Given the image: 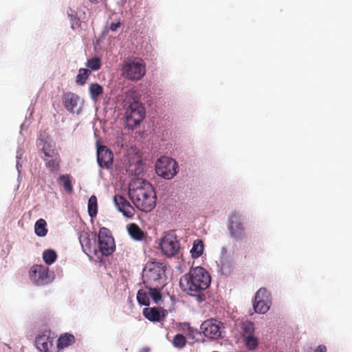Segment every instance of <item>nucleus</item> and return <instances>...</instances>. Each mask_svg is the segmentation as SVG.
Returning <instances> with one entry per match:
<instances>
[{
    "instance_id": "nucleus-38",
    "label": "nucleus",
    "mask_w": 352,
    "mask_h": 352,
    "mask_svg": "<svg viewBox=\"0 0 352 352\" xmlns=\"http://www.w3.org/2000/svg\"><path fill=\"white\" fill-rule=\"evenodd\" d=\"M241 329L243 333V337L246 335H253L255 331V324L250 320H245L241 323Z\"/></svg>"
},
{
    "instance_id": "nucleus-33",
    "label": "nucleus",
    "mask_w": 352,
    "mask_h": 352,
    "mask_svg": "<svg viewBox=\"0 0 352 352\" xmlns=\"http://www.w3.org/2000/svg\"><path fill=\"white\" fill-rule=\"evenodd\" d=\"M50 160H48V157L44 158L45 161L46 166L49 168L51 173H55L59 170L60 164H59V155L58 156H50Z\"/></svg>"
},
{
    "instance_id": "nucleus-46",
    "label": "nucleus",
    "mask_w": 352,
    "mask_h": 352,
    "mask_svg": "<svg viewBox=\"0 0 352 352\" xmlns=\"http://www.w3.org/2000/svg\"><path fill=\"white\" fill-rule=\"evenodd\" d=\"M21 161V160H16V169L17 170V173H19V171L21 172L23 164H22V162Z\"/></svg>"
},
{
    "instance_id": "nucleus-32",
    "label": "nucleus",
    "mask_w": 352,
    "mask_h": 352,
    "mask_svg": "<svg viewBox=\"0 0 352 352\" xmlns=\"http://www.w3.org/2000/svg\"><path fill=\"white\" fill-rule=\"evenodd\" d=\"M87 212L91 218H95L98 214V202L96 197L93 195L89 199L87 203Z\"/></svg>"
},
{
    "instance_id": "nucleus-51",
    "label": "nucleus",
    "mask_w": 352,
    "mask_h": 352,
    "mask_svg": "<svg viewBox=\"0 0 352 352\" xmlns=\"http://www.w3.org/2000/svg\"><path fill=\"white\" fill-rule=\"evenodd\" d=\"M175 309H173V307H172V305H170V307H169L168 310V312H172Z\"/></svg>"
},
{
    "instance_id": "nucleus-13",
    "label": "nucleus",
    "mask_w": 352,
    "mask_h": 352,
    "mask_svg": "<svg viewBox=\"0 0 352 352\" xmlns=\"http://www.w3.org/2000/svg\"><path fill=\"white\" fill-rule=\"evenodd\" d=\"M36 144L38 146H42L41 151L45 157L50 158V156H58V152L55 149V142L46 131L39 132Z\"/></svg>"
},
{
    "instance_id": "nucleus-40",
    "label": "nucleus",
    "mask_w": 352,
    "mask_h": 352,
    "mask_svg": "<svg viewBox=\"0 0 352 352\" xmlns=\"http://www.w3.org/2000/svg\"><path fill=\"white\" fill-rule=\"evenodd\" d=\"M28 113H29L28 116H25L24 122L21 124L20 126V134H22V131L24 128H28L29 125L31 123V120L32 119V114L34 113V109H31V107H30L28 109Z\"/></svg>"
},
{
    "instance_id": "nucleus-47",
    "label": "nucleus",
    "mask_w": 352,
    "mask_h": 352,
    "mask_svg": "<svg viewBox=\"0 0 352 352\" xmlns=\"http://www.w3.org/2000/svg\"><path fill=\"white\" fill-rule=\"evenodd\" d=\"M227 248L226 247H222L221 249V258H226L225 256L227 254Z\"/></svg>"
},
{
    "instance_id": "nucleus-4",
    "label": "nucleus",
    "mask_w": 352,
    "mask_h": 352,
    "mask_svg": "<svg viewBox=\"0 0 352 352\" xmlns=\"http://www.w3.org/2000/svg\"><path fill=\"white\" fill-rule=\"evenodd\" d=\"M123 107L125 110L124 126L126 129L133 130L140 126L146 118V111L140 100L135 89H129L124 92Z\"/></svg>"
},
{
    "instance_id": "nucleus-25",
    "label": "nucleus",
    "mask_w": 352,
    "mask_h": 352,
    "mask_svg": "<svg viewBox=\"0 0 352 352\" xmlns=\"http://www.w3.org/2000/svg\"><path fill=\"white\" fill-rule=\"evenodd\" d=\"M134 185H137V188L139 190V192H140V195L142 198V202L146 201V200L150 199V198H153L152 193L149 191L145 190V189H144L145 185L151 186L148 181H146L145 179L138 180V181L134 182Z\"/></svg>"
},
{
    "instance_id": "nucleus-1",
    "label": "nucleus",
    "mask_w": 352,
    "mask_h": 352,
    "mask_svg": "<svg viewBox=\"0 0 352 352\" xmlns=\"http://www.w3.org/2000/svg\"><path fill=\"white\" fill-rule=\"evenodd\" d=\"M83 252L88 256L90 261L98 263L100 267L107 268L109 258L116 250L114 237L110 230L106 227H100L98 232H87L81 234L79 237Z\"/></svg>"
},
{
    "instance_id": "nucleus-8",
    "label": "nucleus",
    "mask_w": 352,
    "mask_h": 352,
    "mask_svg": "<svg viewBox=\"0 0 352 352\" xmlns=\"http://www.w3.org/2000/svg\"><path fill=\"white\" fill-rule=\"evenodd\" d=\"M158 245L162 253L168 258L176 256L181 250L180 241L175 230L164 232Z\"/></svg>"
},
{
    "instance_id": "nucleus-2",
    "label": "nucleus",
    "mask_w": 352,
    "mask_h": 352,
    "mask_svg": "<svg viewBox=\"0 0 352 352\" xmlns=\"http://www.w3.org/2000/svg\"><path fill=\"white\" fill-rule=\"evenodd\" d=\"M140 91L149 108L147 124L150 132L160 141H166L168 138L167 126L169 118L161 108L154 104L155 98L162 94V89L156 85L150 83L141 89Z\"/></svg>"
},
{
    "instance_id": "nucleus-16",
    "label": "nucleus",
    "mask_w": 352,
    "mask_h": 352,
    "mask_svg": "<svg viewBox=\"0 0 352 352\" xmlns=\"http://www.w3.org/2000/svg\"><path fill=\"white\" fill-rule=\"evenodd\" d=\"M62 100L64 107L69 113L77 115L81 113V107H78V102L80 100V97L78 94L71 91L65 92L63 95Z\"/></svg>"
},
{
    "instance_id": "nucleus-41",
    "label": "nucleus",
    "mask_w": 352,
    "mask_h": 352,
    "mask_svg": "<svg viewBox=\"0 0 352 352\" xmlns=\"http://www.w3.org/2000/svg\"><path fill=\"white\" fill-rule=\"evenodd\" d=\"M109 30L107 28V25H106L103 30H102L101 33L99 34L98 38H96V43H99L102 42L105 38L107 34H109Z\"/></svg>"
},
{
    "instance_id": "nucleus-26",
    "label": "nucleus",
    "mask_w": 352,
    "mask_h": 352,
    "mask_svg": "<svg viewBox=\"0 0 352 352\" xmlns=\"http://www.w3.org/2000/svg\"><path fill=\"white\" fill-rule=\"evenodd\" d=\"M146 290L142 288L138 289L136 294V300L140 307H149L151 304L149 292Z\"/></svg>"
},
{
    "instance_id": "nucleus-34",
    "label": "nucleus",
    "mask_w": 352,
    "mask_h": 352,
    "mask_svg": "<svg viewBox=\"0 0 352 352\" xmlns=\"http://www.w3.org/2000/svg\"><path fill=\"white\" fill-rule=\"evenodd\" d=\"M85 66L91 72H97L102 67V61L99 57L94 56L87 60Z\"/></svg>"
},
{
    "instance_id": "nucleus-9",
    "label": "nucleus",
    "mask_w": 352,
    "mask_h": 352,
    "mask_svg": "<svg viewBox=\"0 0 352 352\" xmlns=\"http://www.w3.org/2000/svg\"><path fill=\"white\" fill-rule=\"evenodd\" d=\"M245 215L240 212H232L228 217V230L230 236L236 241L241 240L245 231Z\"/></svg>"
},
{
    "instance_id": "nucleus-15",
    "label": "nucleus",
    "mask_w": 352,
    "mask_h": 352,
    "mask_svg": "<svg viewBox=\"0 0 352 352\" xmlns=\"http://www.w3.org/2000/svg\"><path fill=\"white\" fill-rule=\"evenodd\" d=\"M142 315L150 322L157 323L162 322L166 319L168 311L159 306L149 307L143 309Z\"/></svg>"
},
{
    "instance_id": "nucleus-50",
    "label": "nucleus",
    "mask_w": 352,
    "mask_h": 352,
    "mask_svg": "<svg viewBox=\"0 0 352 352\" xmlns=\"http://www.w3.org/2000/svg\"><path fill=\"white\" fill-rule=\"evenodd\" d=\"M21 179H22L21 172L19 171V173H18V175H17V182L19 183H20Z\"/></svg>"
},
{
    "instance_id": "nucleus-10",
    "label": "nucleus",
    "mask_w": 352,
    "mask_h": 352,
    "mask_svg": "<svg viewBox=\"0 0 352 352\" xmlns=\"http://www.w3.org/2000/svg\"><path fill=\"white\" fill-rule=\"evenodd\" d=\"M272 294L265 287L259 288L252 300L254 313L265 314L272 306Z\"/></svg>"
},
{
    "instance_id": "nucleus-14",
    "label": "nucleus",
    "mask_w": 352,
    "mask_h": 352,
    "mask_svg": "<svg viewBox=\"0 0 352 352\" xmlns=\"http://www.w3.org/2000/svg\"><path fill=\"white\" fill-rule=\"evenodd\" d=\"M96 159L98 166L101 169H109L113 162V152L106 146H100L98 141L96 142Z\"/></svg>"
},
{
    "instance_id": "nucleus-43",
    "label": "nucleus",
    "mask_w": 352,
    "mask_h": 352,
    "mask_svg": "<svg viewBox=\"0 0 352 352\" xmlns=\"http://www.w3.org/2000/svg\"><path fill=\"white\" fill-rule=\"evenodd\" d=\"M24 154V150L21 148L20 146H18L16 150V160H21L23 158Z\"/></svg>"
},
{
    "instance_id": "nucleus-31",
    "label": "nucleus",
    "mask_w": 352,
    "mask_h": 352,
    "mask_svg": "<svg viewBox=\"0 0 352 352\" xmlns=\"http://www.w3.org/2000/svg\"><path fill=\"white\" fill-rule=\"evenodd\" d=\"M104 88L97 82H91L89 87V93L92 100L96 101L103 92Z\"/></svg>"
},
{
    "instance_id": "nucleus-18",
    "label": "nucleus",
    "mask_w": 352,
    "mask_h": 352,
    "mask_svg": "<svg viewBox=\"0 0 352 352\" xmlns=\"http://www.w3.org/2000/svg\"><path fill=\"white\" fill-rule=\"evenodd\" d=\"M166 286V283H161L160 285H144V287L149 292L150 300L157 305L164 302L165 296L163 290Z\"/></svg>"
},
{
    "instance_id": "nucleus-30",
    "label": "nucleus",
    "mask_w": 352,
    "mask_h": 352,
    "mask_svg": "<svg viewBox=\"0 0 352 352\" xmlns=\"http://www.w3.org/2000/svg\"><path fill=\"white\" fill-rule=\"evenodd\" d=\"M91 71L87 68H80L76 76V83L79 86H84L87 78L91 76Z\"/></svg>"
},
{
    "instance_id": "nucleus-24",
    "label": "nucleus",
    "mask_w": 352,
    "mask_h": 352,
    "mask_svg": "<svg viewBox=\"0 0 352 352\" xmlns=\"http://www.w3.org/2000/svg\"><path fill=\"white\" fill-rule=\"evenodd\" d=\"M67 15L70 21V27L73 30H76L77 28H80L81 25V21L78 14V12L69 7L67 10Z\"/></svg>"
},
{
    "instance_id": "nucleus-48",
    "label": "nucleus",
    "mask_w": 352,
    "mask_h": 352,
    "mask_svg": "<svg viewBox=\"0 0 352 352\" xmlns=\"http://www.w3.org/2000/svg\"><path fill=\"white\" fill-rule=\"evenodd\" d=\"M189 331L192 333H197V334H201V332L198 331L197 329H195L193 327H189Z\"/></svg>"
},
{
    "instance_id": "nucleus-11",
    "label": "nucleus",
    "mask_w": 352,
    "mask_h": 352,
    "mask_svg": "<svg viewBox=\"0 0 352 352\" xmlns=\"http://www.w3.org/2000/svg\"><path fill=\"white\" fill-rule=\"evenodd\" d=\"M29 276L36 286L48 285L55 278L54 272L43 265H32L30 269Z\"/></svg>"
},
{
    "instance_id": "nucleus-23",
    "label": "nucleus",
    "mask_w": 352,
    "mask_h": 352,
    "mask_svg": "<svg viewBox=\"0 0 352 352\" xmlns=\"http://www.w3.org/2000/svg\"><path fill=\"white\" fill-rule=\"evenodd\" d=\"M244 346L250 351H255L258 348L259 340L253 335H246L243 337Z\"/></svg>"
},
{
    "instance_id": "nucleus-20",
    "label": "nucleus",
    "mask_w": 352,
    "mask_h": 352,
    "mask_svg": "<svg viewBox=\"0 0 352 352\" xmlns=\"http://www.w3.org/2000/svg\"><path fill=\"white\" fill-rule=\"evenodd\" d=\"M76 338L70 332H65L59 335L56 340V349L58 351L71 346L76 342Z\"/></svg>"
},
{
    "instance_id": "nucleus-22",
    "label": "nucleus",
    "mask_w": 352,
    "mask_h": 352,
    "mask_svg": "<svg viewBox=\"0 0 352 352\" xmlns=\"http://www.w3.org/2000/svg\"><path fill=\"white\" fill-rule=\"evenodd\" d=\"M204 243L200 239H197L192 242V248L190 250V256L193 259H196L202 256L204 251Z\"/></svg>"
},
{
    "instance_id": "nucleus-19",
    "label": "nucleus",
    "mask_w": 352,
    "mask_h": 352,
    "mask_svg": "<svg viewBox=\"0 0 352 352\" xmlns=\"http://www.w3.org/2000/svg\"><path fill=\"white\" fill-rule=\"evenodd\" d=\"M53 345V338L45 332L38 334L34 340V346L39 352H45Z\"/></svg>"
},
{
    "instance_id": "nucleus-39",
    "label": "nucleus",
    "mask_w": 352,
    "mask_h": 352,
    "mask_svg": "<svg viewBox=\"0 0 352 352\" xmlns=\"http://www.w3.org/2000/svg\"><path fill=\"white\" fill-rule=\"evenodd\" d=\"M156 206V196L153 195V198L146 200V201L142 202V210L144 212H151Z\"/></svg>"
},
{
    "instance_id": "nucleus-7",
    "label": "nucleus",
    "mask_w": 352,
    "mask_h": 352,
    "mask_svg": "<svg viewBox=\"0 0 352 352\" xmlns=\"http://www.w3.org/2000/svg\"><path fill=\"white\" fill-rule=\"evenodd\" d=\"M121 70L126 78L131 81H137L145 75L146 65L144 62L139 58L129 57L123 61Z\"/></svg>"
},
{
    "instance_id": "nucleus-52",
    "label": "nucleus",
    "mask_w": 352,
    "mask_h": 352,
    "mask_svg": "<svg viewBox=\"0 0 352 352\" xmlns=\"http://www.w3.org/2000/svg\"><path fill=\"white\" fill-rule=\"evenodd\" d=\"M122 1L123 3H126V0H122Z\"/></svg>"
},
{
    "instance_id": "nucleus-49",
    "label": "nucleus",
    "mask_w": 352,
    "mask_h": 352,
    "mask_svg": "<svg viewBox=\"0 0 352 352\" xmlns=\"http://www.w3.org/2000/svg\"><path fill=\"white\" fill-rule=\"evenodd\" d=\"M151 349L148 346L143 347L142 349L139 351V352H150Z\"/></svg>"
},
{
    "instance_id": "nucleus-21",
    "label": "nucleus",
    "mask_w": 352,
    "mask_h": 352,
    "mask_svg": "<svg viewBox=\"0 0 352 352\" xmlns=\"http://www.w3.org/2000/svg\"><path fill=\"white\" fill-rule=\"evenodd\" d=\"M126 231L130 237L135 241H143L146 237V233L135 223L126 225Z\"/></svg>"
},
{
    "instance_id": "nucleus-5",
    "label": "nucleus",
    "mask_w": 352,
    "mask_h": 352,
    "mask_svg": "<svg viewBox=\"0 0 352 352\" xmlns=\"http://www.w3.org/2000/svg\"><path fill=\"white\" fill-rule=\"evenodd\" d=\"M168 267V264L164 261H157L156 260L147 261L144 265L141 274L142 284L144 286H148L166 283V271Z\"/></svg>"
},
{
    "instance_id": "nucleus-44",
    "label": "nucleus",
    "mask_w": 352,
    "mask_h": 352,
    "mask_svg": "<svg viewBox=\"0 0 352 352\" xmlns=\"http://www.w3.org/2000/svg\"><path fill=\"white\" fill-rule=\"evenodd\" d=\"M327 349L324 344H319L316 348L314 350V352H327Z\"/></svg>"
},
{
    "instance_id": "nucleus-37",
    "label": "nucleus",
    "mask_w": 352,
    "mask_h": 352,
    "mask_svg": "<svg viewBox=\"0 0 352 352\" xmlns=\"http://www.w3.org/2000/svg\"><path fill=\"white\" fill-rule=\"evenodd\" d=\"M186 343L187 340L182 333H177L173 336L172 344L175 348L182 349L186 346Z\"/></svg>"
},
{
    "instance_id": "nucleus-27",
    "label": "nucleus",
    "mask_w": 352,
    "mask_h": 352,
    "mask_svg": "<svg viewBox=\"0 0 352 352\" xmlns=\"http://www.w3.org/2000/svg\"><path fill=\"white\" fill-rule=\"evenodd\" d=\"M42 258L45 264L51 265L56 261L58 253L56 250L53 248L46 249L43 252Z\"/></svg>"
},
{
    "instance_id": "nucleus-3",
    "label": "nucleus",
    "mask_w": 352,
    "mask_h": 352,
    "mask_svg": "<svg viewBox=\"0 0 352 352\" xmlns=\"http://www.w3.org/2000/svg\"><path fill=\"white\" fill-rule=\"evenodd\" d=\"M211 285V276L202 266L190 267L188 272L179 278V286L188 296L201 304L210 299L212 295L208 290Z\"/></svg>"
},
{
    "instance_id": "nucleus-53",
    "label": "nucleus",
    "mask_w": 352,
    "mask_h": 352,
    "mask_svg": "<svg viewBox=\"0 0 352 352\" xmlns=\"http://www.w3.org/2000/svg\"><path fill=\"white\" fill-rule=\"evenodd\" d=\"M249 314H250V316H252V313H250V311H249Z\"/></svg>"
},
{
    "instance_id": "nucleus-12",
    "label": "nucleus",
    "mask_w": 352,
    "mask_h": 352,
    "mask_svg": "<svg viewBox=\"0 0 352 352\" xmlns=\"http://www.w3.org/2000/svg\"><path fill=\"white\" fill-rule=\"evenodd\" d=\"M224 328L223 322L217 320H205L200 326L204 337L210 340H217L223 338Z\"/></svg>"
},
{
    "instance_id": "nucleus-17",
    "label": "nucleus",
    "mask_w": 352,
    "mask_h": 352,
    "mask_svg": "<svg viewBox=\"0 0 352 352\" xmlns=\"http://www.w3.org/2000/svg\"><path fill=\"white\" fill-rule=\"evenodd\" d=\"M113 201L117 210L121 212L124 217L127 219L133 218L135 210L124 197L120 195L119 199H118L117 195H114Z\"/></svg>"
},
{
    "instance_id": "nucleus-6",
    "label": "nucleus",
    "mask_w": 352,
    "mask_h": 352,
    "mask_svg": "<svg viewBox=\"0 0 352 352\" xmlns=\"http://www.w3.org/2000/svg\"><path fill=\"white\" fill-rule=\"evenodd\" d=\"M154 167L156 175L165 180L173 179L179 171L178 162L170 156H160Z\"/></svg>"
},
{
    "instance_id": "nucleus-45",
    "label": "nucleus",
    "mask_w": 352,
    "mask_h": 352,
    "mask_svg": "<svg viewBox=\"0 0 352 352\" xmlns=\"http://www.w3.org/2000/svg\"><path fill=\"white\" fill-rule=\"evenodd\" d=\"M167 295L169 296L170 300L171 301L173 309H175V305L177 302V299L173 295H170V294L167 292Z\"/></svg>"
},
{
    "instance_id": "nucleus-35",
    "label": "nucleus",
    "mask_w": 352,
    "mask_h": 352,
    "mask_svg": "<svg viewBox=\"0 0 352 352\" xmlns=\"http://www.w3.org/2000/svg\"><path fill=\"white\" fill-rule=\"evenodd\" d=\"M219 272L223 276H228L232 271V263L226 258H220L217 264Z\"/></svg>"
},
{
    "instance_id": "nucleus-42",
    "label": "nucleus",
    "mask_w": 352,
    "mask_h": 352,
    "mask_svg": "<svg viewBox=\"0 0 352 352\" xmlns=\"http://www.w3.org/2000/svg\"><path fill=\"white\" fill-rule=\"evenodd\" d=\"M120 25V20L118 19L116 22H111L109 25H107V28L112 32H117Z\"/></svg>"
},
{
    "instance_id": "nucleus-28",
    "label": "nucleus",
    "mask_w": 352,
    "mask_h": 352,
    "mask_svg": "<svg viewBox=\"0 0 352 352\" xmlns=\"http://www.w3.org/2000/svg\"><path fill=\"white\" fill-rule=\"evenodd\" d=\"M34 233L38 237H45L47 234V222L44 219H38L34 223Z\"/></svg>"
},
{
    "instance_id": "nucleus-36",
    "label": "nucleus",
    "mask_w": 352,
    "mask_h": 352,
    "mask_svg": "<svg viewBox=\"0 0 352 352\" xmlns=\"http://www.w3.org/2000/svg\"><path fill=\"white\" fill-rule=\"evenodd\" d=\"M129 197L133 204L135 206L139 205L140 202L142 203L141 195L137 188V185L133 184H133H131L129 187Z\"/></svg>"
},
{
    "instance_id": "nucleus-29",
    "label": "nucleus",
    "mask_w": 352,
    "mask_h": 352,
    "mask_svg": "<svg viewBox=\"0 0 352 352\" xmlns=\"http://www.w3.org/2000/svg\"><path fill=\"white\" fill-rule=\"evenodd\" d=\"M58 180L63 186L65 191L67 194H72L74 192V188L72 185V178L69 175L63 174L59 176Z\"/></svg>"
}]
</instances>
